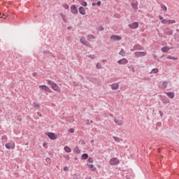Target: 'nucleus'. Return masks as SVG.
I'll list each match as a JSON object with an SVG mask.
<instances>
[{
  "mask_svg": "<svg viewBox=\"0 0 179 179\" xmlns=\"http://www.w3.org/2000/svg\"><path fill=\"white\" fill-rule=\"evenodd\" d=\"M47 82L48 85L51 86V88L52 89V90H55V92H61V89L59 88L58 85H57L55 83L50 80H48Z\"/></svg>",
  "mask_w": 179,
  "mask_h": 179,
  "instance_id": "1",
  "label": "nucleus"
},
{
  "mask_svg": "<svg viewBox=\"0 0 179 179\" xmlns=\"http://www.w3.org/2000/svg\"><path fill=\"white\" fill-rule=\"evenodd\" d=\"M40 90H43V92H47L48 93H51V89H50L47 85H42L39 86Z\"/></svg>",
  "mask_w": 179,
  "mask_h": 179,
  "instance_id": "2",
  "label": "nucleus"
},
{
  "mask_svg": "<svg viewBox=\"0 0 179 179\" xmlns=\"http://www.w3.org/2000/svg\"><path fill=\"white\" fill-rule=\"evenodd\" d=\"M110 166H117V164H120V160L115 157H113L110 159Z\"/></svg>",
  "mask_w": 179,
  "mask_h": 179,
  "instance_id": "3",
  "label": "nucleus"
},
{
  "mask_svg": "<svg viewBox=\"0 0 179 179\" xmlns=\"http://www.w3.org/2000/svg\"><path fill=\"white\" fill-rule=\"evenodd\" d=\"M148 53L146 52H135L134 55L136 58H140L141 57H145Z\"/></svg>",
  "mask_w": 179,
  "mask_h": 179,
  "instance_id": "4",
  "label": "nucleus"
},
{
  "mask_svg": "<svg viewBox=\"0 0 179 179\" xmlns=\"http://www.w3.org/2000/svg\"><path fill=\"white\" fill-rule=\"evenodd\" d=\"M129 27L132 29H138V27H139V23L134 22L129 24Z\"/></svg>",
  "mask_w": 179,
  "mask_h": 179,
  "instance_id": "5",
  "label": "nucleus"
},
{
  "mask_svg": "<svg viewBox=\"0 0 179 179\" xmlns=\"http://www.w3.org/2000/svg\"><path fill=\"white\" fill-rule=\"evenodd\" d=\"M80 41L82 44H83V45H86L87 47L89 46V43L87 41H86L85 36H82L80 39Z\"/></svg>",
  "mask_w": 179,
  "mask_h": 179,
  "instance_id": "6",
  "label": "nucleus"
},
{
  "mask_svg": "<svg viewBox=\"0 0 179 179\" xmlns=\"http://www.w3.org/2000/svg\"><path fill=\"white\" fill-rule=\"evenodd\" d=\"M6 149H15V143H8L5 145Z\"/></svg>",
  "mask_w": 179,
  "mask_h": 179,
  "instance_id": "7",
  "label": "nucleus"
},
{
  "mask_svg": "<svg viewBox=\"0 0 179 179\" xmlns=\"http://www.w3.org/2000/svg\"><path fill=\"white\" fill-rule=\"evenodd\" d=\"M71 12L73 15H76V13H78V8H76V6L72 5L71 6Z\"/></svg>",
  "mask_w": 179,
  "mask_h": 179,
  "instance_id": "8",
  "label": "nucleus"
},
{
  "mask_svg": "<svg viewBox=\"0 0 179 179\" xmlns=\"http://www.w3.org/2000/svg\"><path fill=\"white\" fill-rule=\"evenodd\" d=\"M47 135L52 141H55V139H57V136H55V134L54 133H48Z\"/></svg>",
  "mask_w": 179,
  "mask_h": 179,
  "instance_id": "9",
  "label": "nucleus"
},
{
  "mask_svg": "<svg viewBox=\"0 0 179 179\" xmlns=\"http://www.w3.org/2000/svg\"><path fill=\"white\" fill-rule=\"evenodd\" d=\"M110 87H111L112 90H118V89L120 87V84L113 83V84L110 85Z\"/></svg>",
  "mask_w": 179,
  "mask_h": 179,
  "instance_id": "10",
  "label": "nucleus"
},
{
  "mask_svg": "<svg viewBox=\"0 0 179 179\" xmlns=\"http://www.w3.org/2000/svg\"><path fill=\"white\" fill-rule=\"evenodd\" d=\"M117 64L120 65H125V64H128V59L123 58L117 62Z\"/></svg>",
  "mask_w": 179,
  "mask_h": 179,
  "instance_id": "11",
  "label": "nucleus"
},
{
  "mask_svg": "<svg viewBox=\"0 0 179 179\" xmlns=\"http://www.w3.org/2000/svg\"><path fill=\"white\" fill-rule=\"evenodd\" d=\"M122 37L120 36H117V35H113L110 37V39L112 40V41H116V40H122Z\"/></svg>",
  "mask_w": 179,
  "mask_h": 179,
  "instance_id": "12",
  "label": "nucleus"
},
{
  "mask_svg": "<svg viewBox=\"0 0 179 179\" xmlns=\"http://www.w3.org/2000/svg\"><path fill=\"white\" fill-rule=\"evenodd\" d=\"M142 47L141 46V45L137 44V45H134L133 49H131V51H135L136 50H141Z\"/></svg>",
  "mask_w": 179,
  "mask_h": 179,
  "instance_id": "13",
  "label": "nucleus"
},
{
  "mask_svg": "<svg viewBox=\"0 0 179 179\" xmlns=\"http://www.w3.org/2000/svg\"><path fill=\"white\" fill-rule=\"evenodd\" d=\"M79 13H80V15H86V10H85V8L83 7H80Z\"/></svg>",
  "mask_w": 179,
  "mask_h": 179,
  "instance_id": "14",
  "label": "nucleus"
},
{
  "mask_svg": "<svg viewBox=\"0 0 179 179\" xmlns=\"http://www.w3.org/2000/svg\"><path fill=\"white\" fill-rule=\"evenodd\" d=\"M169 85V82L167 81H164L161 85L162 89H167V86Z\"/></svg>",
  "mask_w": 179,
  "mask_h": 179,
  "instance_id": "15",
  "label": "nucleus"
},
{
  "mask_svg": "<svg viewBox=\"0 0 179 179\" xmlns=\"http://www.w3.org/2000/svg\"><path fill=\"white\" fill-rule=\"evenodd\" d=\"M166 94L169 97V99H174V92H166Z\"/></svg>",
  "mask_w": 179,
  "mask_h": 179,
  "instance_id": "16",
  "label": "nucleus"
},
{
  "mask_svg": "<svg viewBox=\"0 0 179 179\" xmlns=\"http://www.w3.org/2000/svg\"><path fill=\"white\" fill-rule=\"evenodd\" d=\"M171 50V48H169L168 46H165L161 49L162 52H169V50Z\"/></svg>",
  "mask_w": 179,
  "mask_h": 179,
  "instance_id": "17",
  "label": "nucleus"
},
{
  "mask_svg": "<svg viewBox=\"0 0 179 179\" xmlns=\"http://www.w3.org/2000/svg\"><path fill=\"white\" fill-rule=\"evenodd\" d=\"M64 151L66 152V153H71V152H72V150L71 149V148H69V146L68 145H66L64 146Z\"/></svg>",
  "mask_w": 179,
  "mask_h": 179,
  "instance_id": "18",
  "label": "nucleus"
},
{
  "mask_svg": "<svg viewBox=\"0 0 179 179\" xmlns=\"http://www.w3.org/2000/svg\"><path fill=\"white\" fill-rule=\"evenodd\" d=\"M88 168L90 169L91 171H96V168L93 164L88 165Z\"/></svg>",
  "mask_w": 179,
  "mask_h": 179,
  "instance_id": "19",
  "label": "nucleus"
},
{
  "mask_svg": "<svg viewBox=\"0 0 179 179\" xmlns=\"http://www.w3.org/2000/svg\"><path fill=\"white\" fill-rule=\"evenodd\" d=\"M132 8H134L136 10H138V3H131Z\"/></svg>",
  "mask_w": 179,
  "mask_h": 179,
  "instance_id": "20",
  "label": "nucleus"
},
{
  "mask_svg": "<svg viewBox=\"0 0 179 179\" xmlns=\"http://www.w3.org/2000/svg\"><path fill=\"white\" fill-rule=\"evenodd\" d=\"M119 54L122 56V57H125V54H126V52L124 49H122L120 50V52H119Z\"/></svg>",
  "mask_w": 179,
  "mask_h": 179,
  "instance_id": "21",
  "label": "nucleus"
},
{
  "mask_svg": "<svg viewBox=\"0 0 179 179\" xmlns=\"http://www.w3.org/2000/svg\"><path fill=\"white\" fill-rule=\"evenodd\" d=\"M167 59H173V61H177V59H178V57H172V56H168Z\"/></svg>",
  "mask_w": 179,
  "mask_h": 179,
  "instance_id": "22",
  "label": "nucleus"
},
{
  "mask_svg": "<svg viewBox=\"0 0 179 179\" xmlns=\"http://www.w3.org/2000/svg\"><path fill=\"white\" fill-rule=\"evenodd\" d=\"M87 40H89L90 41V40H94V36H93L92 34L88 35Z\"/></svg>",
  "mask_w": 179,
  "mask_h": 179,
  "instance_id": "23",
  "label": "nucleus"
},
{
  "mask_svg": "<svg viewBox=\"0 0 179 179\" xmlns=\"http://www.w3.org/2000/svg\"><path fill=\"white\" fill-rule=\"evenodd\" d=\"M89 157V155L87 154H83L82 159L83 160H86Z\"/></svg>",
  "mask_w": 179,
  "mask_h": 179,
  "instance_id": "24",
  "label": "nucleus"
},
{
  "mask_svg": "<svg viewBox=\"0 0 179 179\" xmlns=\"http://www.w3.org/2000/svg\"><path fill=\"white\" fill-rule=\"evenodd\" d=\"M115 124H117V125H122V121L121 120H115Z\"/></svg>",
  "mask_w": 179,
  "mask_h": 179,
  "instance_id": "25",
  "label": "nucleus"
},
{
  "mask_svg": "<svg viewBox=\"0 0 179 179\" xmlns=\"http://www.w3.org/2000/svg\"><path fill=\"white\" fill-rule=\"evenodd\" d=\"M96 69H101V68H103V66H101V64L100 63H96Z\"/></svg>",
  "mask_w": 179,
  "mask_h": 179,
  "instance_id": "26",
  "label": "nucleus"
},
{
  "mask_svg": "<svg viewBox=\"0 0 179 179\" xmlns=\"http://www.w3.org/2000/svg\"><path fill=\"white\" fill-rule=\"evenodd\" d=\"M161 8H162V9L163 10H164L165 12H167V7H166V6L162 5V6H161Z\"/></svg>",
  "mask_w": 179,
  "mask_h": 179,
  "instance_id": "27",
  "label": "nucleus"
},
{
  "mask_svg": "<svg viewBox=\"0 0 179 179\" xmlns=\"http://www.w3.org/2000/svg\"><path fill=\"white\" fill-rule=\"evenodd\" d=\"M81 5L83 6H87V3L86 1H81Z\"/></svg>",
  "mask_w": 179,
  "mask_h": 179,
  "instance_id": "28",
  "label": "nucleus"
},
{
  "mask_svg": "<svg viewBox=\"0 0 179 179\" xmlns=\"http://www.w3.org/2000/svg\"><path fill=\"white\" fill-rule=\"evenodd\" d=\"M63 8L64 9H69V5L64 3V4H63Z\"/></svg>",
  "mask_w": 179,
  "mask_h": 179,
  "instance_id": "29",
  "label": "nucleus"
},
{
  "mask_svg": "<svg viewBox=\"0 0 179 179\" xmlns=\"http://www.w3.org/2000/svg\"><path fill=\"white\" fill-rule=\"evenodd\" d=\"M2 141H8V136L6 135H4L1 136Z\"/></svg>",
  "mask_w": 179,
  "mask_h": 179,
  "instance_id": "30",
  "label": "nucleus"
},
{
  "mask_svg": "<svg viewBox=\"0 0 179 179\" xmlns=\"http://www.w3.org/2000/svg\"><path fill=\"white\" fill-rule=\"evenodd\" d=\"M6 17H9V15L3 13L1 19H6Z\"/></svg>",
  "mask_w": 179,
  "mask_h": 179,
  "instance_id": "31",
  "label": "nucleus"
},
{
  "mask_svg": "<svg viewBox=\"0 0 179 179\" xmlns=\"http://www.w3.org/2000/svg\"><path fill=\"white\" fill-rule=\"evenodd\" d=\"M152 73H157V72H159V69H153L152 70Z\"/></svg>",
  "mask_w": 179,
  "mask_h": 179,
  "instance_id": "32",
  "label": "nucleus"
},
{
  "mask_svg": "<svg viewBox=\"0 0 179 179\" xmlns=\"http://www.w3.org/2000/svg\"><path fill=\"white\" fill-rule=\"evenodd\" d=\"M113 139H114V141H115V142H120V138H118V137L113 136Z\"/></svg>",
  "mask_w": 179,
  "mask_h": 179,
  "instance_id": "33",
  "label": "nucleus"
},
{
  "mask_svg": "<svg viewBox=\"0 0 179 179\" xmlns=\"http://www.w3.org/2000/svg\"><path fill=\"white\" fill-rule=\"evenodd\" d=\"M168 23H170L171 24H172L173 23H176V20H168Z\"/></svg>",
  "mask_w": 179,
  "mask_h": 179,
  "instance_id": "34",
  "label": "nucleus"
},
{
  "mask_svg": "<svg viewBox=\"0 0 179 179\" xmlns=\"http://www.w3.org/2000/svg\"><path fill=\"white\" fill-rule=\"evenodd\" d=\"M87 162H88V163H93V162H94L93 158L90 157V158L87 159Z\"/></svg>",
  "mask_w": 179,
  "mask_h": 179,
  "instance_id": "35",
  "label": "nucleus"
},
{
  "mask_svg": "<svg viewBox=\"0 0 179 179\" xmlns=\"http://www.w3.org/2000/svg\"><path fill=\"white\" fill-rule=\"evenodd\" d=\"M161 22L162 23V24H166V23H168V20H162Z\"/></svg>",
  "mask_w": 179,
  "mask_h": 179,
  "instance_id": "36",
  "label": "nucleus"
},
{
  "mask_svg": "<svg viewBox=\"0 0 179 179\" xmlns=\"http://www.w3.org/2000/svg\"><path fill=\"white\" fill-rule=\"evenodd\" d=\"M64 171H69V168L68 166H64L63 168Z\"/></svg>",
  "mask_w": 179,
  "mask_h": 179,
  "instance_id": "37",
  "label": "nucleus"
},
{
  "mask_svg": "<svg viewBox=\"0 0 179 179\" xmlns=\"http://www.w3.org/2000/svg\"><path fill=\"white\" fill-rule=\"evenodd\" d=\"M88 57L91 58V59H94V58H96V56H94V55H89Z\"/></svg>",
  "mask_w": 179,
  "mask_h": 179,
  "instance_id": "38",
  "label": "nucleus"
},
{
  "mask_svg": "<svg viewBox=\"0 0 179 179\" xmlns=\"http://www.w3.org/2000/svg\"><path fill=\"white\" fill-rule=\"evenodd\" d=\"M168 34L169 36H171L173 34V30H170L169 32H168Z\"/></svg>",
  "mask_w": 179,
  "mask_h": 179,
  "instance_id": "39",
  "label": "nucleus"
},
{
  "mask_svg": "<svg viewBox=\"0 0 179 179\" xmlns=\"http://www.w3.org/2000/svg\"><path fill=\"white\" fill-rule=\"evenodd\" d=\"M69 132H71V134H73L75 132V129H70Z\"/></svg>",
  "mask_w": 179,
  "mask_h": 179,
  "instance_id": "40",
  "label": "nucleus"
},
{
  "mask_svg": "<svg viewBox=\"0 0 179 179\" xmlns=\"http://www.w3.org/2000/svg\"><path fill=\"white\" fill-rule=\"evenodd\" d=\"M64 157H65L66 160H69V159H70L69 155H64Z\"/></svg>",
  "mask_w": 179,
  "mask_h": 179,
  "instance_id": "41",
  "label": "nucleus"
},
{
  "mask_svg": "<svg viewBox=\"0 0 179 179\" xmlns=\"http://www.w3.org/2000/svg\"><path fill=\"white\" fill-rule=\"evenodd\" d=\"M35 107H36V108H40V104L39 103L35 104Z\"/></svg>",
  "mask_w": 179,
  "mask_h": 179,
  "instance_id": "42",
  "label": "nucleus"
},
{
  "mask_svg": "<svg viewBox=\"0 0 179 179\" xmlns=\"http://www.w3.org/2000/svg\"><path fill=\"white\" fill-rule=\"evenodd\" d=\"M96 5L98 6H100V5H101V1H99L97 3H96Z\"/></svg>",
  "mask_w": 179,
  "mask_h": 179,
  "instance_id": "43",
  "label": "nucleus"
},
{
  "mask_svg": "<svg viewBox=\"0 0 179 179\" xmlns=\"http://www.w3.org/2000/svg\"><path fill=\"white\" fill-rule=\"evenodd\" d=\"M159 20H161V21L164 20V19L163 18V17H162V15H159Z\"/></svg>",
  "mask_w": 179,
  "mask_h": 179,
  "instance_id": "44",
  "label": "nucleus"
},
{
  "mask_svg": "<svg viewBox=\"0 0 179 179\" xmlns=\"http://www.w3.org/2000/svg\"><path fill=\"white\" fill-rule=\"evenodd\" d=\"M43 148H45L47 146V143H43Z\"/></svg>",
  "mask_w": 179,
  "mask_h": 179,
  "instance_id": "45",
  "label": "nucleus"
},
{
  "mask_svg": "<svg viewBox=\"0 0 179 179\" xmlns=\"http://www.w3.org/2000/svg\"><path fill=\"white\" fill-rule=\"evenodd\" d=\"M46 162H51V159L50 158H47Z\"/></svg>",
  "mask_w": 179,
  "mask_h": 179,
  "instance_id": "46",
  "label": "nucleus"
},
{
  "mask_svg": "<svg viewBox=\"0 0 179 179\" xmlns=\"http://www.w3.org/2000/svg\"><path fill=\"white\" fill-rule=\"evenodd\" d=\"M0 17H1V19H2V17H3V14H1V13H0Z\"/></svg>",
  "mask_w": 179,
  "mask_h": 179,
  "instance_id": "47",
  "label": "nucleus"
},
{
  "mask_svg": "<svg viewBox=\"0 0 179 179\" xmlns=\"http://www.w3.org/2000/svg\"><path fill=\"white\" fill-rule=\"evenodd\" d=\"M96 3H92V6H96Z\"/></svg>",
  "mask_w": 179,
  "mask_h": 179,
  "instance_id": "48",
  "label": "nucleus"
},
{
  "mask_svg": "<svg viewBox=\"0 0 179 179\" xmlns=\"http://www.w3.org/2000/svg\"><path fill=\"white\" fill-rule=\"evenodd\" d=\"M36 75H37L36 73H33V76H36Z\"/></svg>",
  "mask_w": 179,
  "mask_h": 179,
  "instance_id": "49",
  "label": "nucleus"
},
{
  "mask_svg": "<svg viewBox=\"0 0 179 179\" xmlns=\"http://www.w3.org/2000/svg\"><path fill=\"white\" fill-rule=\"evenodd\" d=\"M62 17H65V15H64L63 14H61Z\"/></svg>",
  "mask_w": 179,
  "mask_h": 179,
  "instance_id": "50",
  "label": "nucleus"
},
{
  "mask_svg": "<svg viewBox=\"0 0 179 179\" xmlns=\"http://www.w3.org/2000/svg\"><path fill=\"white\" fill-rule=\"evenodd\" d=\"M106 62V60H104V59H103V60H102V62Z\"/></svg>",
  "mask_w": 179,
  "mask_h": 179,
  "instance_id": "51",
  "label": "nucleus"
},
{
  "mask_svg": "<svg viewBox=\"0 0 179 179\" xmlns=\"http://www.w3.org/2000/svg\"><path fill=\"white\" fill-rule=\"evenodd\" d=\"M168 103H170V101H168Z\"/></svg>",
  "mask_w": 179,
  "mask_h": 179,
  "instance_id": "52",
  "label": "nucleus"
}]
</instances>
